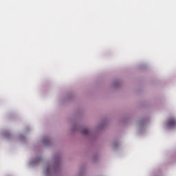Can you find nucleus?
Returning a JSON list of instances; mask_svg holds the SVG:
<instances>
[{
  "label": "nucleus",
  "mask_w": 176,
  "mask_h": 176,
  "mask_svg": "<svg viewBox=\"0 0 176 176\" xmlns=\"http://www.w3.org/2000/svg\"><path fill=\"white\" fill-rule=\"evenodd\" d=\"M168 126L169 127H175L176 126V119L175 118H170L168 120Z\"/></svg>",
  "instance_id": "1"
},
{
  "label": "nucleus",
  "mask_w": 176,
  "mask_h": 176,
  "mask_svg": "<svg viewBox=\"0 0 176 176\" xmlns=\"http://www.w3.org/2000/svg\"><path fill=\"white\" fill-rule=\"evenodd\" d=\"M82 134H83V135H87V134H89V129H82Z\"/></svg>",
  "instance_id": "2"
}]
</instances>
